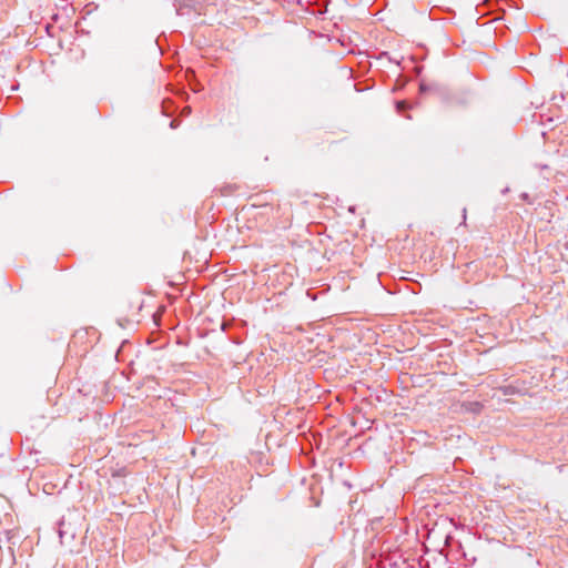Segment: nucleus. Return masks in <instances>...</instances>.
<instances>
[{"mask_svg": "<svg viewBox=\"0 0 568 568\" xmlns=\"http://www.w3.org/2000/svg\"><path fill=\"white\" fill-rule=\"evenodd\" d=\"M429 89H430V88H429L426 83L420 82V84H419V90H420L422 92H426V91H428Z\"/></svg>", "mask_w": 568, "mask_h": 568, "instance_id": "obj_4", "label": "nucleus"}, {"mask_svg": "<svg viewBox=\"0 0 568 568\" xmlns=\"http://www.w3.org/2000/svg\"><path fill=\"white\" fill-rule=\"evenodd\" d=\"M396 108H397L398 112H402L403 110H405L407 108L406 102L405 101H398L396 103Z\"/></svg>", "mask_w": 568, "mask_h": 568, "instance_id": "obj_3", "label": "nucleus"}, {"mask_svg": "<svg viewBox=\"0 0 568 568\" xmlns=\"http://www.w3.org/2000/svg\"><path fill=\"white\" fill-rule=\"evenodd\" d=\"M466 213H467V211H466V209H464L463 210V223L466 222Z\"/></svg>", "mask_w": 568, "mask_h": 568, "instance_id": "obj_5", "label": "nucleus"}, {"mask_svg": "<svg viewBox=\"0 0 568 568\" xmlns=\"http://www.w3.org/2000/svg\"><path fill=\"white\" fill-rule=\"evenodd\" d=\"M504 395H511L515 393V387L513 386H505L501 388Z\"/></svg>", "mask_w": 568, "mask_h": 568, "instance_id": "obj_2", "label": "nucleus"}, {"mask_svg": "<svg viewBox=\"0 0 568 568\" xmlns=\"http://www.w3.org/2000/svg\"><path fill=\"white\" fill-rule=\"evenodd\" d=\"M58 532H59V537H60V541L61 544H63V539L65 537H70L71 539H74L75 537V531L73 529L70 528V525L67 526L65 524V520L64 518H62L60 521H59V529H58Z\"/></svg>", "mask_w": 568, "mask_h": 568, "instance_id": "obj_1", "label": "nucleus"}]
</instances>
